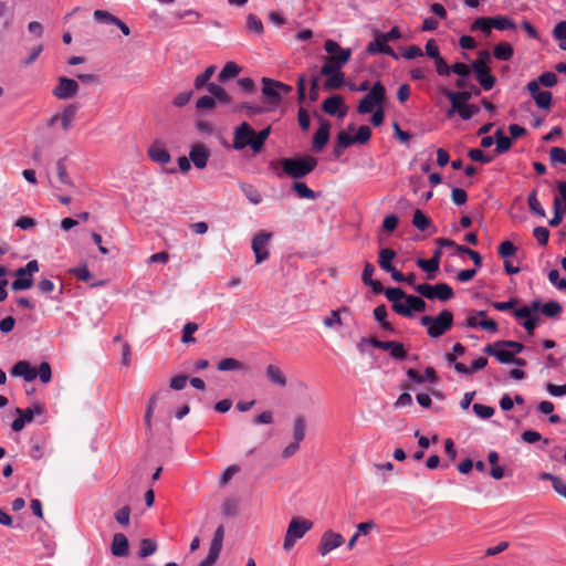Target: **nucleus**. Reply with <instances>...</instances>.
<instances>
[{
  "label": "nucleus",
  "mask_w": 566,
  "mask_h": 566,
  "mask_svg": "<svg viewBox=\"0 0 566 566\" xmlns=\"http://www.w3.org/2000/svg\"><path fill=\"white\" fill-rule=\"evenodd\" d=\"M220 371L245 370V365L235 358H223L218 364Z\"/></svg>",
  "instance_id": "obj_40"
},
{
  "label": "nucleus",
  "mask_w": 566,
  "mask_h": 566,
  "mask_svg": "<svg viewBox=\"0 0 566 566\" xmlns=\"http://www.w3.org/2000/svg\"><path fill=\"white\" fill-rule=\"evenodd\" d=\"M342 67L343 65H338L334 57L327 56L325 59V63L321 67V75H329L332 73L339 72Z\"/></svg>",
  "instance_id": "obj_55"
},
{
  "label": "nucleus",
  "mask_w": 566,
  "mask_h": 566,
  "mask_svg": "<svg viewBox=\"0 0 566 566\" xmlns=\"http://www.w3.org/2000/svg\"><path fill=\"white\" fill-rule=\"evenodd\" d=\"M306 434V419L302 415H297L293 420V440L302 442Z\"/></svg>",
  "instance_id": "obj_31"
},
{
  "label": "nucleus",
  "mask_w": 566,
  "mask_h": 566,
  "mask_svg": "<svg viewBox=\"0 0 566 566\" xmlns=\"http://www.w3.org/2000/svg\"><path fill=\"white\" fill-rule=\"evenodd\" d=\"M370 345L382 350H388L390 356L395 359L402 360L407 357V350L402 343L396 340H379L376 337H370Z\"/></svg>",
  "instance_id": "obj_13"
},
{
  "label": "nucleus",
  "mask_w": 566,
  "mask_h": 566,
  "mask_svg": "<svg viewBox=\"0 0 566 566\" xmlns=\"http://www.w3.org/2000/svg\"><path fill=\"white\" fill-rule=\"evenodd\" d=\"M539 310H541L542 314L547 317H556L562 313L563 307L558 302L549 301V302L545 303L544 305L541 304Z\"/></svg>",
  "instance_id": "obj_46"
},
{
  "label": "nucleus",
  "mask_w": 566,
  "mask_h": 566,
  "mask_svg": "<svg viewBox=\"0 0 566 566\" xmlns=\"http://www.w3.org/2000/svg\"><path fill=\"white\" fill-rule=\"evenodd\" d=\"M417 265L428 273H433L439 270V261L437 258H431L429 260L419 259L417 261Z\"/></svg>",
  "instance_id": "obj_54"
},
{
  "label": "nucleus",
  "mask_w": 566,
  "mask_h": 566,
  "mask_svg": "<svg viewBox=\"0 0 566 566\" xmlns=\"http://www.w3.org/2000/svg\"><path fill=\"white\" fill-rule=\"evenodd\" d=\"M471 71H472V64L469 65V64H465L462 62H457L451 65V72L459 75V78L454 82V86L457 88H465V87L470 88V85H474L473 83H471L469 81Z\"/></svg>",
  "instance_id": "obj_20"
},
{
  "label": "nucleus",
  "mask_w": 566,
  "mask_h": 566,
  "mask_svg": "<svg viewBox=\"0 0 566 566\" xmlns=\"http://www.w3.org/2000/svg\"><path fill=\"white\" fill-rule=\"evenodd\" d=\"M214 72H216V66L210 65L203 71V73L199 74L195 78L196 90H201L203 86H207L209 84L208 81L211 78V76L214 74Z\"/></svg>",
  "instance_id": "obj_49"
},
{
  "label": "nucleus",
  "mask_w": 566,
  "mask_h": 566,
  "mask_svg": "<svg viewBox=\"0 0 566 566\" xmlns=\"http://www.w3.org/2000/svg\"><path fill=\"white\" fill-rule=\"evenodd\" d=\"M343 544L344 537L340 534L333 531H326L321 537L318 552L322 556H326L333 549L342 546Z\"/></svg>",
  "instance_id": "obj_16"
},
{
  "label": "nucleus",
  "mask_w": 566,
  "mask_h": 566,
  "mask_svg": "<svg viewBox=\"0 0 566 566\" xmlns=\"http://www.w3.org/2000/svg\"><path fill=\"white\" fill-rule=\"evenodd\" d=\"M242 71L241 66L235 62H227L221 72L218 75V81L221 83H226L227 81L234 78Z\"/></svg>",
  "instance_id": "obj_30"
},
{
  "label": "nucleus",
  "mask_w": 566,
  "mask_h": 566,
  "mask_svg": "<svg viewBox=\"0 0 566 566\" xmlns=\"http://www.w3.org/2000/svg\"><path fill=\"white\" fill-rule=\"evenodd\" d=\"M254 137V129L247 123L243 122L239 125L233 133V148L241 150L247 146L252 148Z\"/></svg>",
  "instance_id": "obj_9"
},
{
  "label": "nucleus",
  "mask_w": 566,
  "mask_h": 566,
  "mask_svg": "<svg viewBox=\"0 0 566 566\" xmlns=\"http://www.w3.org/2000/svg\"><path fill=\"white\" fill-rule=\"evenodd\" d=\"M329 129H331V124L326 119L321 118L319 127L313 137V150L314 151H321L324 148V146L327 144V142L329 139Z\"/></svg>",
  "instance_id": "obj_21"
},
{
  "label": "nucleus",
  "mask_w": 566,
  "mask_h": 566,
  "mask_svg": "<svg viewBox=\"0 0 566 566\" xmlns=\"http://www.w3.org/2000/svg\"><path fill=\"white\" fill-rule=\"evenodd\" d=\"M549 159L552 164L566 165V150L560 147H553L549 150Z\"/></svg>",
  "instance_id": "obj_56"
},
{
  "label": "nucleus",
  "mask_w": 566,
  "mask_h": 566,
  "mask_svg": "<svg viewBox=\"0 0 566 566\" xmlns=\"http://www.w3.org/2000/svg\"><path fill=\"white\" fill-rule=\"evenodd\" d=\"M530 211L541 218H545L546 213L537 199V191L533 189L527 198Z\"/></svg>",
  "instance_id": "obj_42"
},
{
  "label": "nucleus",
  "mask_w": 566,
  "mask_h": 566,
  "mask_svg": "<svg viewBox=\"0 0 566 566\" xmlns=\"http://www.w3.org/2000/svg\"><path fill=\"white\" fill-rule=\"evenodd\" d=\"M12 376H21L25 381H32L38 377L36 370L25 360L18 361L11 369Z\"/></svg>",
  "instance_id": "obj_25"
},
{
  "label": "nucleus",
  "mask_w": 566,
  "mask_h": 566,
  "mask_svg": "<svg viewBox=\"0 0 566 566\" xmlns=\"http://www.w3.org/2000/svg\"><path fill=\"white\" fill-rule=\"evenodd\" d=\"M149 158L160 165L170 163L171 157L168 150L159 143H154L147 150Z\"/></svg>",
  "instance_id": "obj_24"
},
{
  "label": "nucleus",
  "mask_w": 566,
  "mask_h": 566,
  "mask_svg": "<svg viewBox=\"0 0 566 566\" xmlns=\"http://www.w3.org/2000/svg\"><path fill=\"white\" fill-rule=\"evenodd\" d=\"M209 150L202 144H196L191 147L189 159L198 169H203L209 159Z\"/></svg>",
  "instance_id": "obj_22"
},
{
  "label": "nucleus",
  "mask_w": 566,
  "mask_h": 566,
  "mask_svg": "<svg viewBox=\"0 0 566 566\" xmlns=\"http://www.w3.org/2000/svg\"><path fill=\"white\" fill-rule=\"evenodd\" d=\"M270 134H271V126H268L266 128L260 130L259 133L254 132L253 145H252L253 153L258 154L262 150Z\"/></svg>",
  "instance_id": "obj_36"
},
{
  "label": "nucleus",
  "mask_w": 566,
  "mask_h": 566,
  "mask_svg": "<svg viewBox=\"0 0 566 566\" xmlns=\"http://www.w3.org/2000/svg\"><path fill=\"white\" fill-rule=\"evenodd\" d=\"M198 331V325L196 323L189 322L182 328V343H193L195 338L192 335Z\"/></svg>",
  "instance_id": "obj_60"
},
{
  "label": "nucleus",
  "mask_w": 566,
  "mask_h": 566,
  "mask_svg": "<svg viewBox=\"0 0 566 566\" xmlns=\"http://www.w3.org/2000/svg\"><path fill=\"white\" fill-rule=\"evenodd\" d=\"M78 91V84L75 80L60 77L57 85L52 91L53 95L59 99H69Z\"/></svg>",
  "instance_id": "obj_17"
},
{
  "label": "nucleus",
  "mask_w": 566,
  "mask_h": 566,
  "mask_svg": "<svg viewBox=\"0 0 566 566\" xmlns=\"http://www.w3.org/2000/svg\"><path fill=\"white\" fill-rule=\"evenodd\" d=\"M93 17L97 22L105 24H115V22H118V18L105 10H95Z\"/></svg>",
  "instance_id": "obj_53"
},
{
  "label": "nucleus",
  "mask_w": 566,
  "mask_h": 566,
  "mask_svg": "<svg viewBox=\"0 0 566 566\" xmlns=\"http://www.w3.org/2000/svg\"><path fill=\"white\" fill-rule=\"evenodd\" d=\"M56 172H57L59 181L61 184L66 185V186H73V181L70 178L67 170H66L65 158H61L57 160Z\"/></svg>",
  "instance_id": "obj_50"
},
{
  "label": "nucleus",
  "mask_w": 566,
  "mask_h": 566,
  "mask_svg": "<svg viewBox=\"0 0 566 566\" xmlns=\"http://www.w3.org/2000/svg\"><path fill=\"white\" fill-rule=\"evenodd\" d=\"M290 92H292V87L287 84L268 77L262 78V93L270 105V111L280 105L282 94Z\"/></svg>",
  "instance_id": "obj_5"
},
{
  "label": "nucleus",
  "mask_w": 566,
  "mask_h": 566,
  "mask_svg": "<svg viewBox=\"0 0 566 566\" xmlns=\"http://www.w3.org/2000/svg\"><path fill=\"white\" fill-rule=\"evenodd\" d=\"M268 380L280 387H285L287 384L286 377L283 371L275 365H269L265 369Z\"/></svg>",
  "instance_id": "obj_28"
},
{
  "label": "nucleus",
  "mask_w": 566,
  "mask_h": 566,
  "mask_svg": "<svg viewBox=\"0 0 566 566\" xmlns=\"http://www.w3.org/2000/svg\"><path fill=\"white\" fill-rule=\"evenodd\" d=\"M15 412L22 416L27 422H31L35 416H40L44 412V408L40 403H34L25 409L17 408Z\"/></svg>",
  "instance_id": "obj_35"
},
{
  "label": "nucleus",
  "mask_w": 566,
  "mask_h": 566,
  "mask_svg": "<svg viewBox=\"0 0 566 566\" xmlns=\"http://www.w3.org/2000/svg\"><path fill=\"white\" fill-rule=\"evenodd\" d=\"M385 295L388 301L392 303V311L405 317H410L409 310L406 307V303H401V300H406L408 295L400 287H388L385 290Z\"/></svg>",
  "instance_id": "obj_12"
},
{
  "label": "nucleus",
  "mask_w": 566,
  "mask_h": 566,
  "mask_svg": "<svg viewBox=\"0 0 566 566\" xmlns=\"http://www.w3.org/2000/svg\"><path fill=\"white\" fill-rule=\"evenodd\" d=\"M39 271V263L36 260H32L27 263L25 266L19 268L15 271V276H29L32 277V274Z\"/></svg>",
  "instance_id": "obj_57"
},
{
  "label": "nucleus",
  "mask_w": 566,
  "mask_h": 566,
  "mask_svg": "<svg viewBox=\"0 0 566 566\" xmlns=\"http://www.w3.org/2000/svg\"><path fill=\"white\" fill-rule=\"evenodd\" d=\"M536 80L546 87H553L557 83V76L553 72H544Z\"/></svg>",
  "instance_id": "obj_64"
},
{
  "label": "nucleus",
  "mask_w": 566,
  "mask_h": 566,
  "mask_svg": "<svg viewBox=\"0 0 566 566\" xmlns=\"http://www.w3.org/2000/svg\"><path fill=\"white\" fill-rule=\"evenodd\" d=\"M371 137V130L367 125H363L358 128L356 135L354 136L355 144L364 145L368 143Z\"/></svg>",
  "instance_id": "obj_61"
},
{
  "label": "nucleus",
  "mask_w": 566,
  "mask_h": 566,
  "mask_svg": "<svg viewBox=\"0 0 566 566\" xmlns=\"http://www.w3.org/2000/svg\"><path fill=\"white\" fill-rule=\"evenodd\" d=\"M386 97V90L381 82H376L368 94H366L359 102L357 111L359 114H367L374 112L376 106L381 107Z\"/></svg>",
  "instance_id": "obj_6"
},
{
  "label": "nucleus",
  "mask_w": 566,
  "mask_h": 566,
  "mask_svg": "<svg viewBox=\"0 0 566 566\" xmlns=\"http://www.w3.org/2000/svg\"><path fill=\"white\" fill-rule=\"evenodd\" d=\"M539 479L544 481H551L555 492L566 499V484L558 476L545 472L539 475Z\"/></svg>",
  "instance_id": "obj_33"
},
{
  "label": "nucleus",
  "mask_w": 566,
  "mask_h": 566,
  "mask_svg": "<svg viewBox=\"0 0 566 566\" xmlns=\"http://www.w3.org/2000/svg\"><path fill=\"white\" fill-rule=\"evenodd\" d=\"M265 111H270V108L258 106V105H254V104H251V103H248V102H244V103H241V104H234L232 106V112L233 113L245 112V114L248 116H253V115L262 114Z\"/></svg>",
  "instance_id": "obj_32"
},
{
  "label": "nucleus",
  "mask_w": 566,
  "mask_h": 566,
  "mask_svg": "<svg viewBox=\"0 0 566 566\" xmlns=\"http://www.w3.org/2000/svg\"><path fill=\"white\" fill-rule=\"evenodd\" d=\"M0 18L4 19L3 27L4 29H8L12 19V8L7 1L0 0Z\"/></svg>",
  "instance_id": "obj_62"
},
{
  "label": "nucleus",
  "mask_w": 566,
  "mask_h": 566,
  "mask_svg": "<svg viewBox=\"0 0 566 566\" xmlns=\"http://www.w3.org/2000/svg\"><path fill=\"white\" fill-rule=\"evenodd\" d=\"M157 551V543L151 538H143L139 543L138 556L148 557Z\"/></svg>",
  "instance_id": "obj_44"
},
{
  "label": "nucleus",
  "mask_w": 566,
  "mask_h": 566,
  "mask_svg": "<svg viewBox=\"0 0 566 566\" xmlns=\"http://www.w3.org/2000/svg\"><path fill=\"white\" fill-rule=\"evenodd\" d=\"M504 340H497L493 344H489L484 347V353L495 357L502 364H510L514 360V352H511Z\"/></svg>",
  "instance_id": "obj_15"
},
{
  "label": "nucleus",
  "mask_w": 566,
  "mask_h": 566,
  "mask_svg": "<svg viewBox=\"0 0 566 566\" xmlns=\"http://www.w3.org/2000/svg\"><path fill=\"white\" fill-rule=\"evenodd\" d=\"M442 94L451 103V108L447 112V116L450 118L455 113L460 114L464 103L469 102L472 96H479L481 94V90L476 85H470V91L453 92L449 88H444Z\"/></svg>",
  "instance_id": "obj_4"
},
{
  "label": "nucleus",
  "mask_w": 566,
  "mask_h": 566,
  "mask_svg": "<svg viewBox=\"0 0 566 566\" xmlns=\"http://www.w3.org/2000/svg\"><path fill=\"white\" fill-rule=\"evenodd\" d=\"M516 250L517 248L514 245V243L506 240L499 245L497 253L501 258L507 260V258L515 254Z\"/></svg>",
  "instance_id": "obj_52"
},
{
  "label": "nucleus",
  "mask_w": 566,
  "mask_h": 566,
  "mask_svg": "<svg viewBox=\"0 0 566 566\" xmlns=\"http://www.w3.org/2000/svg\"><path fill=\"white\" fill-rule=\"evenodd\" d=\"M375 39L368 43L366 51L369 54H386L391 56L395 60L399 59V55L392 50L391 46L388 45L387 40L382 35L381 32L375 30L374 31Z\"/></svg>",
  "instance_id": "obj_11"
},
{
  "label": "nucleus",
  "mask_w": 566,
  "mask_h": 566,
  "mask_svg": "<svg viewBox=\"0 0 566 566\" xmlns=\"http://www.w3.org/2000/svg\"><path fill=\"white\" fill-rule=\"evenodd\" d=\"M247 28L250 31L255 32L258 34H262L263 32V23L261 19L252 13L249 14L247 18Z\"/></svg>",
  "instance_id": "obj_58"
},
{
  "label": "nucleus",
  "mask_w": 566,
  "mask_h": 566,
  "mask_svg": "<svg viewBox=\"0 0 566 566\" xmlns=\"http://www.w3.org/2000/svg\"><path fill=\"white\" fill-rule=\"evenodd\" d=\"M473 411L478 417L482 419L491 418L494 415V409L492 407L481 403H474Z\"/></svg>",
  "instance_id": "obj_63"
},
{
  "label": "nucleus",
  "mask_w": 566,
  "mask_h": 566,
  "mask_svg": "<svg viewBox=\"0 0 566 566\" xmlns=\"http://www.w3.org/2000/svg\"><path fill=\"white\" fill-rule=\"evenodd\" d=\"M405 305L409 310L410 317H412L413 311L415 312H424L426 307H427L426 302L421 297L415 296V295H408V297H406Z\"/></svg>",
  "instance_id": "obj_41"
},
{
  "label": "nucleus",
  "mask_w": 566,
  "mask_h": 566,
  "mask_svg": "<svg viewBox=\"0 0 566 566\" xmlns=\"http://www.w3.org/2000/svg\"><path fill=\"white\" fill-rule=\"evenodd\" d=\"M312 528H313L312 521L301 517V516L293 517L289 523L286 534L284 537V542H283L284 551H286V552L291 551L294 547L296 541L301 539Z\"/></svg>",
  "instance_id": "obj_3"
},
{
  "label": "nucleus",
  "mask_w": 566,
  "mask_h": 566,
  "mask_svg": "<svg viewBox=\"0 0 566 566\" xmlns=\"http://www.w3.org/2000/svg\"><path fill=\"white\" fill-rule=\"evenodd\" d=\"M494 138L496 140V148H495V151L497 154H503L505 151H507L511 146H512V140L510 137L505 136L503 134V130L502 129H497L495 132V135H494Z\"/></svg>",
  "instance_id": "obj_43"
},
{
  "label": "nucleus",
  "mask_w": 566,
  "mask_h": 566,
  "mask_svg": "<svg viewBox=\"0 0 566 566\" xmlns=\"http://www.w3.org/2000/svg\"><path fill=\"white\" fill-rule=\"evenodd\" d=\"M412 224L420 231H424L431 226V220L420 209H417L413 213Z\"/></svg>",
  "instance_id": "obj_47"
},
{
  "label": "nucleus",
  "mask_w": 566,
  "mask_h": 566,
  "mask_svg": "<svg viewBox=\"0 0 566 566\" xmlns=\"http://www.w3.org/2000/svg\"><path fill=\"white\" fill-rule=\"evenodd\" d=\"M494 29L496 30H509L515 29V23L505 15L490 17Z\"/></svg>",
  "instance_id": "obj_48"
},
{
  "label": "nucleus",
  "mask_w": 566,
  "mask_h": 566,
  "mask_svg": "<svg viewBox=\"0 0 566 566\" xmlns=\"http://www.w3.org/2000/svg\"><path fill=\"white\" fill-rule=\"evenodd\" d=\"M325 76L327 77V80L324 83V87L326 90H329V91L338 90L345 83L344 74L342 71L335 72V73H332V74L325 75Z\"/></svg>",
  "instance_id": "obj_37"
},
{
  "label": "nucleus",
  "mask_w": 566,
  "mask_h": 566,
  "mask_svg": "<svg viewBox=\"0 0 566 566\" xmlns=\"http://www.w3.org/2000/svg\"><path fill=\"white\" fill-rule=\"evenodd\" d=\"M420 323L427 327V334L431 338H438L452 328L453 314L449 310H443L438 316H422Z\"/></svg>",
  "instance_id": "obj_1"
},
{
  "label": "nucleus",
  "mask_w": 566,
  "mask_h": 566,
  "mask_svg": "<svg viewBox=\"0 0 566 566\" xmlns=\"http://www.w3.org/2000/svg\"><path fill=\"white\" fill-rule=\"evenodd\" d=\"M207 90L213 96L216 102L218 101L224 105H231L233 103L232 96L222 86L216 83H209L207 85Z\"/></svg>",
  "instance_id": "obj_27"
},
{
  "label": "nucleus",
  "mask_w": 566,
  "mask_h": 566,
  "mask_svg": "<svg viewBox=\"0 0 566 566\" xmlns=\"http://www.w3.org/2000/svg\"><path fill=\"white\" fill-rule=\"evenodd\" d=\"M322 109L332 116L344 117L347 114V107L340 95H333L327 97L322 105Z\"/></svg>",
  "instance_id": "obj_19"
},
{
  "label": "nucleus",
  "mask_w": 566,
  "mask_h": 566,
  "mask_svg": "<svg viewBox=\"0 0 566 566\" xmlns=\"http://www.w3.org/2000/svg\"><path fill=\"white\" fill-rule=\"evenodd\" d=\"M493 25L490 17H481L471 24V31H482L486 35L491 34Z\"/></svg>",
  "instance_id": "obj_45"
},
{
  "label": "nucleus",
  "mask_w": 566,
  "mask_h": 566,
  "mask_svg": "<svg viewBox=\"0 0 566 566\" xmlns=\"http://www.w3.org/2000/svg\"><path fill=\"white\" fill-rule=\"evenodd\" d=\"M324 49L328 53V56L334 57L335 62L338 63V65H345L349 61L352 55L350 49L340 48L339 44L334 40H326Z\"/></svg>",
  "instance_id": "obj_18"
},
{
  "label": "nucleus",
  "mask_w": 566,
  "mask_h": 566,
  "mask_svg": "<svg viewBox=\"0 0 566 566\" xmlns=\"http://www.w3.org/2000/svg\"><path fill=\"white\" fill-rule=\"evenodd\" d=\"M111 552L116 557H125L129 553V543L123 533H116L113 536Z\"/></svg>",
  "instance_id": "obj_23"
},
{
  "label": "nucleus",
  "mask_w": 566,
  "mask_h": 566,
  "mask_svg": "<svg viewBox=\"0 0 566 566\" xmlns=\"http://www.w3.org/2000/svg\"><path fill=\"white\" fill-rule=\"evenodd\" d=\"M514 53L513 46L507 42H501L494 46L493 54L500 61H509Z\"/></svg>",
  "instance_id": "obj_34"
},
{
  "label": "nucleus",
  "mask_w": 566,
  "mask_h": 566,
  "mask_svg": "<svg viewBox=\"0 0 566 566\" xmlns=\"http://www.w3.org/2000/svg\"><path fill=\"white\" fill-rule=\"evenodd\" d=\"M271 234L268 232L258 233L252 240V250L255 255V263L260 264L269 259V242Z\"/></svg>",
  "instance_id": "obj_14"
},
{
  "label": "nucleus",
  "mask_w": 566,
  "mask_h": 566,
  "mask_svg": "<svg viewBox=\"0 0 566 566\" xmlns=\"http://www.w3.org/2000/svg\"><path fill=\"white\" fill-rule=\"evenodd\" d=\"M539 307L541 301L534 300L530 305L520 307L513 313L516 318H525L522 325L530 335H533L534 329L539 323Z\"/></svg>",
  "instance_id": "obj_8"
},
{
  "label": "nucleus",
  "mask_w": 566,
  "mask_h": 566,
  "mask_svg": "<svg viewBox=\"0 0 566 566\" xmlns=\"http://www.w3.org/2000/svg\"><path fill=\"white\" fill-rule=\"evenodd\" d=\"M552 97L551 92L541 91L533 99L539 108L549 109L552 106Z\"/></svg>",
  "instance_id": "obj_51"
},
{
  "label": "nucleus",
  "mask_w": 566,
  "mask_h": 566,
  "mask_svg": "<svg viewBox=\"0 0 566 566\" xmlns=\"http://www.w3.org/2000/svg\"><path fill=\"white\" fill-rule=\"evenodd\" d=\"M33 285V279L27 276H17V279L12 282L11 289L13 291H21L30 289Z\"/></svg>",
  "instance_id": "obj_59"
},
{
  "label": "nucleus",
  "mask_w": 566,
  "mask_h": 566,
  "mask_svg": "<svg viewBox=\"0 0 566 566\" xmlns=\"http://www.w3.org/2000/svg\"><path fill=\"white\" fill-rule=\"evenodd\" d=\"M78 105L73 103L64 107L60 115L61 126L64 132H69L72 128V124L76 117Z\"/></svg>",
  "instance_id": "obj_26"
},
{
  "label": "nucleus",
  "mask_w": 566,
  "mask_h": 566,
  "mask_svg": "<svg viewBox=\"0 0 566 566\" xmlns=\"http://www.w3.org/2000/svg\"><path fill=\"white\" fill-rule=\"evenodd\" d=\"M292 189L301 199L314 200L317 197L316 193L303 181H294Z\"/></svg>",
  "instance_id": "obj_39"
},
{
  "label": "nucleus",
  "mask_w": 566,
  "mask_h": 566,
  "mask_svg": "<svg viewBox=\"0 0 566 566\" xmlns=\"http://www.w3.org/2000/svg\"><path fill=\"white\" fill-rule=\"evenodd\" d=\"M415 291L428 300L438 298L442 302H446L454 296L452 287L447 283H438L436 285L422 283L416 285Z\"/></svg>",
  "instance_id": "obj_7"
},
{
  "label": "nucleus",
  "mask_w": 566,
  "mask_h": 566,
  "mask_svg": "<svg viewBox=\"0 0 566 566\" xmlns=\"http://www.w3.org/2000/svg\"><path fill=\"white\" fill-rule=\"evenodd\" d=\"M240 189L242 190V192L244 193V196L247 197V199L253 203V205H259L261 203L262 201V196L261 193L259 192V190L253 186V185H250V184H241L240 185Z\"/></svg>",
  "instance_id": "obj_38"
},
{
  "label": "nucleus",
  "mask_w": 566,
  "mask_h": 566,
  "mask_svg": "<svg viewBox=\"0 0 566 566\" xmlns=\"http://www.w3.org/2000/svg\"><path fill=\"white\" fill-rule=\"evenodd\" d=\"M472 71L484 91H490L494 86L495 77L492 75L490 66L483 61H473Z\"/></svg>",
  "instance_id": "obj_10"
},
{
  "label": "nucleus",
  "mask_w": 566,
  "mask_h": 566,
  "mask_svg": "<svg viewBox=\"0 0 566 566\" xmlns=\"http://www.w3.org/2000/svg\"><path fill=\"white\" fill-rule=\"evenodd\" d=\"M396 258V252L390 248H384L378 253V264L385 272L394 270L392 260Z\"/></svg>",
  "instance_id": "obj_29"
},
{
  "label": "nucleus",
  "mask_w": 566,
  "mask_h": 566,
  "mask_svg": "<svg viewBox=\"0 0 566 566\" xmlns=\"http://www.w3.org/2000/svg\"><path fill=\"white\" fill-rule=\"evenodd\" d=\"M281 166L284 174L294 179H300L311 174L317 166L316 158L304 156L298 158H283Z\"/></svg>",
  "instance_id": "obj_2"
}]
</instances>
